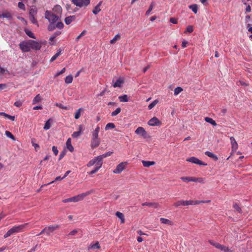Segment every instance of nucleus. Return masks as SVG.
I'll return each mask as SVG.
<instances>
[{"label": "nucleus", "mask_w": 252, "mask_h": 252, "mask_svg": "<svg viewBox=\"0 0 252 252\" xmlns=\"http://www.w3.org/2000/svg\"><path fill=\"white\" fill-rule=\"evenodd\" d=\"M2 18H6L8 19H10L11 18V16L10 13L6 12L2 13V14H0V19Z\"/></svg>", "instance_id": "nucleus-36"}, {"label": "nucleus", "mask_w": 252, "mask_h": 252, "mask_svg": "<svg viewBox=\"0 0 252 252\" xmlns=\"http://www.w3.org/2000/svg\"><path fill=\"white\" fill-rule=\"evenodd\" d=\"M196 182L204 184L205 183V179L203 178H196Z\"/></svg>", "instance_id": "nucleus-60"}, {"label": "nucleus", "mask_w": 252, "mask_h": 252, "mask_svg": "<svg viewBox=\"0 0 252 252\" xmlns=\"http://www.w3.org/2000/svg\"><path fill=\"white\" fill-rule=\"evenodd\" d=\"M126 163V162L120 163L117 166L116 168L113 170V172L115 174H120L125 169Z\"/></svg>", "instance_id": "nucleus-6"}, {"label": "nucleus", "mask_w": 252, "mask_h": 252, "mask_svg": "<svg viewBox=\"0 0 252 252\" xmlns=\"http://www.w3.org/2000/svg\"><path fill=\"white\" fill-rule=\"evenodd\" d=\"M148 124L151 126H158L160 125L161 123L158 118L153 117L149 121Z\"/></svg>", "instance_id": "nucleus-10"}, {"label": "nucleus", "mask_w": 252, "mask_h": 252, "mask_svg": "<svg viewBox=\"0 0 252 252\" xmlns=\"http://www.w3.org/2000/svg\"><path fill=\"white\" fill-rule=\"evenodd\" d=\"M19 47L23 52H28L31 49L34 50H39L41 47V44L34 40H25L21 42Z\"/></svg>", "instance_id": "nucleus-1"}, {"label": "nucleus", "mask_w": 252, "mask_h": 252, "mask_svg": "<svg viewBox=\"0 0 252 252\" xmlns=\"http://www.w3.org/2000/svg\"><path fill=\"white\" fill-rule=\"evenodd\" d=\"M205 121L208 123L211 124L213 126H216L217 123L213 119L209 117H205Z\"/></svg>", "instance_id": "nucleus-31"}, {"label": "nucleus", "mask_w": 252, "mask_h": 252, "mask_svg": "<svg viewBox=\"0 0 252 252\" xmlns=\"http://www.w3.org/2000/svg\"><path fill=\"white\" fill-rule=\"evenodd\" d=\"M45 18L49 23H56L60 19L59 15L54 14L52 11L46 10L45 13Z\"/></svg>", "instance_id": "nucleus-4"}, {"label": "nucleus", "mask_w": 252, "mask_h": 252, "mask_svg": "<svg viewBox=\"0 0 252 252\" xmlns=\"http://www.w3.org/2000/svg\"><path fill=\"white\" fill-rule=\"evenodd\" d=\"M100 127L99 126H97L95 129L92 133V136L91 138H98V133L99 132Z\"/></svg>", "instance_id": "nucleus-21"}, {"label": "nucleus", "mask_w": 252, "mask_h": 252, "mask_svg": "<svg viewBox=\"0 0 252 252\" xmlns=\"http://www.w3.org/2000/svg\"><path fill=\"white\" fill-rule=\"evenodd\" d=\"M82 130V126L80 125L79 126V130L78 131H75L72 134V137L73 138H77L81 134V131Z\"/></svg>", "instance_id": "nucleus-34"}, {"label": "nucleus", "mask_w": 252, "mask_h": 252, "mask_svg": "<svg viewBox=\"0 0 252 252\" xmlns=\"http://www.w3.org/2000/svg\"><path fill=\"white\" fill-rule=\"evenodd\" d=\"M55 23H50L48 27V30L49 31H52L56 28V25L54 24Z\"/></svg>", "instance_id": "nucleus-42"}, {"label": "nucleus", "mask_w": 252, "mask_h": 252, "mask_svg": "<svg viewBox=\"0 0 252 252\" xmlns=\"http://www.w3.org/2000/svg\"><path fill=\"white\" fill-rule=\"evenodd\" d=\"M28 229V223H24L18 226H17V232L24 231Z\"/></svg>", "instance_id": "nucleus-16"}, {"label": "nucleus", "mask_w": 252, "mask_h": 252, "mask_svg": "<svg viewBox=\"0 0 252 252\" xmlns=\"http://www.w3.org/2000/svg\"><path fill=\"white\" fill-rule=\"evenodd\" d=\"M24 31L26 34L30 38L35 39L36 37L35 36L34 33L29 29L27 28H24Z\"/></svg>", "instance_id": "nucleus-15"}, {"label": "nucleus", "mask_w": 252, "mask_h": 252, "mask_svg": "<svg viewBox=\"0 0 252 252\" xmlns=\"http://www.w3.org/2000/svg\"><path fill=\"white\" fill-rule=\"evenodd\" d=\"M75 17L74 16H70L67 17L64 19V22L66 25L70 24L72 21H74Z\"/></svg>", "instance_id": "nucleus-24"}, {"label": "nucleus", "mask_w": 252, "mask_h": 252, "mask_svg": "<svg viewBox=\"0 0 252 252\" xmlns=\"http://www.w3.org/2000/svg\"><path fill=\"white\" fill-rule=\"evenodd\" d=\"M73 77L71 75L67 76L65 78V82L66 84H70L72 82Z\"/></svg>", "instance_id": "nucleus-35"}, {"label": "nucleus", "mask_w": 252, "mask_h": 252, "mask_svg": "<svg viewBox=\"0 0 252 252\" xmlns=\"http://www.w3.org/2000/svg\"><path fill=\"white\" fill-rule=\"evenodd\" d=\"M143 206H148L151 207L157 208L159 206V204L157 202H145L142 204Z\"/></svg>", "instance_id": "nucleus-18"}, {"label": "nucleus", "mask_w": 252, "mask_h": 252, "mask_svg": "<svg viewBox=\"0 0 252 252\" xmlns=\"http://www.w3.org/2000/svg\"><path fill=\"white\" fill-rule=\"evenodd\" d=\"M119 99L121 102H127L128 101L127 96L126 94L119 96Z\"/></svg>", "instance_id": "nucleus-38"}, {"label": "nucleus", "mask_w": 252, "mask_h": 252, "mask_svg": "<svg viewBox=\"0 0 252 252\" xmlns=\"http://www.w3.org/2000/svg\"><path fill=\"white\" fill-rule=\"evenodd\" d=\"M193 27L192 26H189L187 27V30H186L187 32L191 33L193 32Z\"/></svg>", "instance_id": "nucleus-62"}, {"label": "nucleus", "mask_w": 252, "mask_h": 252, "mask_svg": "<svg viewBox=\"0 0 252 252\" xmlns=\"http://www.w3.org/2000/svg\"><path fill=\"white\" fill-rule=\"evenodd\" d=\"M81 115V111H76L74 117L76 119H78Z\"/></svg>", "instance_id": "nucleus-64"}, {"label": "nucleus", "mask_w": 252, "mask_h": 252, "mask_svg": "<svg viewBox=\"0 0 252 252\" xmlns=\"http://www.w3.org/2000/svg\"><path fill=\"white\" fill-rule=\"evenodd\" d=\"M160 221L161 223H164V224H167L169 225H173V222L168 219H167L161 218L160 219Z\"/></svg>", "instance_id": "nucleus-22"}, {"label": "nucleus", "mask_w": 252, "mask_h": 252, "mask_svg": "<svg viewBox=\"0 0 252 252\" xmlns=\"http://www.w3.org/2000/svg\"><path fill=\"white\" fill-rule=\"evenodd\" d=\"M59 225H51L45 227L46 233L47 235H49L51 233L53 232L56 229L59 228Z\"/></svg>", "instance_id": "nucleus-9"}, {"label": "nucleus", "mask_w": 252, "mask_h": 252, "mask_svg": "<svg viewBox=\"0 0 252 252\" xmlns=\"http://www.w3.org/2000/svg\"><path fill=\"white\" fill-rule=\"evenodd\" d=\"M41 99L40 95L38 94L35 96L33 99V104H35L39 102Z\"/></svg>", "instance_id": "nucleus-41"}, {"label": "nucleus", "mask_w": 252, "mask_h": 252, "mask_svg": "<svg viewBox=\"0 0 252 252\" xmlns=\"http://www.w3.org/2000/svg\"><path fill=\"white\" fill-rule=\"evenodd\" d=\"M205 154L208 157L213 158L215 161H217L218 159V158L216 155L209 151H206L205 153Z\"/></svg>", "instance_id": "nucleus-25"}, {"label": "nucleus", "mask_w": 252, "mask_h": 252, "mask_svg": "<svg viewBox=\"0 0 252 252\" xmlns=\"http://www.w3.org/2000/svg\"><path fill=\"white\" fill-rule=\"evenodd\" d=\"M66 147L69 151H70V152H72L73 151L74 148L71 145L70 138L67 139L66 142Z\"/></svg>", "instance_id": "nucleus-32"}, {"label": "nucleus", "mask_w": 252, "mask_h": 252, "mask_svg": "<svg viewBox=\"0 0 252 252\" xmlns=\"http://www.w3.org/2000/svg\"><path fill=\"white\" fill-rule=\"evenodd\" d=\"M87 33V31L86 30H84L75 39L76 42H78L80 38L85 35Z\"/></svg>", "instance_id": "nucleus-48"}, {"label": "nucleus", "mask_w": 252, "mask_h": 252, "mask_svg": "<svg viewBox=\"0 0 252 252\" xmlns=\"http://www.w3.org/2000/svg\"><path fill=\"white\" fill-rule=\"evenodd\" d=\"M17 19L20 20L23 25L26 26L27 24V22L23 17H17Z\"/></svg>", "instance_id": "nucleus-58"}, {"label": "nucleus", "mask_w": 252, "mask_h": 252, "mask_svg": "<svg viewBox=\"0 0 252 252\" xmlns=\"http://www.w3.org/2000/svg\"><path fill=\"white\" fill-rule=\"evenodd\" d=\"M56 27L57 28L59 29H62L63 28V24L61 22H58L56 25Z\"/></svg>", "instance_id": "nucleus-53"}, {"label": "nucleus", "mask_w": 252, "mask_h": 252, "mask_svg": "<svg viewBox=\"0 0 252 252\" xmlns=\"http://www.w3.org/2000/svg\"><path fill=\"white\" fill-rule=\"evenodd\" d=\"M220 250L223 251L224 252H230V251L228 247L224 246L223 245L222 246Z\"/></svg>", "instance_id": "nucleus-57"}, {"label": "nucleus", "mask_w": 252, "mask_h": 252, "mask_svg": "<svg viewBox=\"0 0 252 252\" xmlns=\"http://www.w3.org/2000/svg\"><path fill=\"white\" fill-rule=\"evenodd\" d=\"M183 91V89L180 87L176 88L174 90V95H177Z\"/></svg>", "instance_id": "nucleus-46"}, {"label": "nucleus", "mask_w": 252, "mask_h": 252, "mask_svg": "<svg viewBox=\"0 0 252 252\" xmlns=\"http://www.w3.org/2000/svg\"><path fill=\"white\" fill-rule=\"evenodd\" d=\"M113 153V152H108L106 153L105 154H104L102 155L98 156V158H99V161L98 162H100L102 164H103V161H102L103 158H105L107 157L110 156Z\"/></svg>", "instance_id": "nucleus-19"}, {"label": "nucleus", "mask_w": 252, "mask_h": 252, "mask_svg": "<svg viewBox=\"0 0 252 252\" xmlns=\"http://www.w3.org/2000/svg\"><path fill=\"white\" fill-rule=\"evenodd\" d=\"M116 215L117 217H118L121 220V223H124L125 222V216L124 215L120 212H117L116 213Z\"/></svg>", "instance_id": "nucleus-27"}, {"label": "nucleus", "mask_w": 252, "mask_h": 252, "mask_svg": "<svg viewBox=\"0 0 252 252\" xmlns=\"http://www.w3.org/2000/svg\"><path fill=\"white\" fill-rule=\"evenodd\" d=\"M8 72L7 70L5 69L4 68L0 67V75L5 74Z\"/></svg>", "instance_id": "nucleus-56"}, {"label": "nucleus", "mask_w": 252, "mask_h": 252, "mask_svg": "<svg viewBox=\"0 0 252 252\" xmlns=\"http://www.w3.org/2000/svg\"><path fill=\"white\" fill-rule=\"evenodd\" d=\"M158 101L157 100H155L148 105V108L149 109H152L158 103Z\"/></svg>", "instance_id": "nucleus-50"}, {"label": "nucleus", "mask_w": 252, "mask_h": 252, "mask_svg": "<svg viewBox=\"0 0 252 252\" xmlns=\"http://www.w3.org/2000/svg\"><path fill=\"white\" fill-rule=\"evenodd\" d=\"M102 164L100 162H98L97 164V166H95L94 169L91 171H90L89 174L90 175H93L95 173H96L98 170L101 167Z\"/></svg>", "instance_id": "nucleus-23"}, {"label": "nucleus", "mask_w": 252, "mask_h": 252, "mask_svg": "<svg viewBox=\"0 0 252 252\" xmlns=\"http://www.w3.org/2000/svg\"><path fill=\"white\" fill-rule=\"evenodd\" d=\"M30 16V20L32 22V23L34 24L38 25L37 21L36 19H35L34 16Z\"/></svg>", "instance_id": "nucleus-52"}, {"label": "nucleus", "mask_w": 252, "mask_h": 252, "mask_svg": "<svg viewBox=\"0 0 252 252\" xmlns=\"http://www.w3.org/2000/svg\"><path fill=\"white\" fill-rule=\"evenodd\" d=\"M61 54V51L59 50L50 59V62H53Z\"/></svg>", "instance_id": "nucleus-37"}, {"label": "nucleus", "mask_w": 252, "mask_h": 252, "mask_svg": "<svg viewBox=\"0 0 252 252\" xmlns=\"http://www.w3.org/2000/svg\"><path fill=\"white\" fill-rule=\"evenodd\" d=\"M5 133L7 137L11 138L13 140H15V137L14 135L9 131H5Z\"/></svg>", "instance_id": "nucleus-49"}, {"label": "nucleus", "mask_w": 252, "mask_h": 252, "mask_svg": "<svg viewBox=\"0 0 252 252\" xmlns=\"http://www.w3.org/2000/svg\"><path fill=\"white\" fill-rule=\"evenodd\" d=\"M189 8L192 10V11L196 13L197 12V6L196 4H192L189 6Z\"/></svg>", "instance_id": "nucleus-45"}, {"label": "nucleus", "mask_w": 252, "mask_h": 252, "mask_svg": "<svg viewBox=\"0 0 252 252\" xmlns=\"http://www.w3.org/2000/svg\"><path fill=\"white\" fill-rule=\"evenodd\" d=\"M52 151L55 156H57L58 155L59 151L56 146H53Z\"/></svg>", "instance_id": "nucleus-61"}, {"label": "nucleus", "mask_w": 252, "mask_h": 252, "mask_svg": "<svg viewBox=\"0 0 252 252\" xmlns=\"http://www.w3.org/2000/svg\"><path fill=\"white\" fill-rule=\"evenodd\" d=\"M121 38V36L119 34H116L115 37L110 41V43L111 44H114L116 41L120 39Z\"/></svg>", "instance_id": "nucleus-40"}, {"label": "nucleus", "mask_w": 252, "mask_h": 252, "mask_svg": "<svg viewBox=\"0 0 252 252\" xmlns=\"http://www.w3.org/2000/svg\"><path fill=\"white\" fill-rule=\"evenodd\" d=\"M91 192L90 191H87L85 193H83L80 194H79L78 195L65 199L64 200H63V202L64 203H67V202H76L81 200H82L85 197L89 195Z\"/></svg>", "instance_id": "nucleus-3"}, {"label": "nucleus", "mask_w": 252, "mask_h": 252, "mask_svg": "<svg viewBox=\"0 0 252 252\" xmlns=\"http://www.w3.org/2000/svg\"><path fill=\"white\" fill-rule=\"evenodd\" d=\"M204 201H193V200H179L175 202L173 205L175 207H178L180 206H188V205H194L199 204L201 203H204Z\"/></svg>", "instance_id": "nucleus-2"}, {"label": "nucleus", "mask_w": 252, "mask_h": 252, "mask_svg": "<svg viewBox=\"0 0 252 252\" xmlns=\"http://www.w3.org/2000/svg\"><path fill=\"white\" fill-rule=\"evenodd\" d=\"M99 161V158H98V157H96L91 160L87 164L88 167H91L94 165H95V167L97 166V164Z\"/></svg>", "instance_id": "nucleus-13"}, {"label": "nucleus", "mask_w": 252, "mask_h": 252, "mask_svg": "<svg viewBox=\"0 0 252 252\" xmlns=\"http://www.w3.org/2000/svg\"><path fill=\"white\" fill-rule=\"evenodd\" d=\"M18 7L24 11L25 10V4L22 2H19L18 4Z\"/></svg>", "instance_id": "nucleus-54"}, {"label": "nucleus", "mask_w": 252, "mask_h": 252, "mask_svg": "<svg viewBox=\"0 0 252 252\" xmlns=\"http://www.w3.org/2000/svg\"><path fill=\"white\" fill-rule=\"evenodd\" d=\"M135 132L144 138H146L148 137V133L143 127H138L135 131Z\"/></svg>", "instance_id": "nucleus-7"}, {"label": "nucleus", "mask_w": 252, "mask_h": 252, "mask_svg": "<svg viewBox=\"0 0 252 252\" xmlns=\"http://www.w3.org/2000/svg\"><path fill=\"white\" fill-rule=\"evenodd\" d=\"M187 161L200 165H206L207 164L199 160L197 158L192 157L187 159Z\"/></svg>", "instance_id": "nucleus-8"}, {"label": "nucleus", "mask_w": 252, "mask_h": 252, "mask_svg": "<svg viewBox=\"0 0 252 252\" xmlns=\"http://www.w3.org/2000/svg\"><path fill=\"white\" fill-rule=\"evenodd\" d=\"M154 2H152L149 7V9L146 12V15L148 16V15H150L151 11L153 10V9L154 8Z\"/></svg>", "instance_id": "nucleus-39"}, {"label": "nucleus", "mask_w": 252, "mask_h": 252, "mask_svg": "<svg viewBox=\"0 0 252 252\" xmlns=\"http://www.w3.org/2000/svg\"><path fill=\"white\" fill-rule=\"evenodd\" d=\"M52 122V119H49L45 124L43 128L45 130L49 129L51 127V123Z\"/></svg>", "instance_id": "nucleus-33"}, {"label": "nucleus", "mask_w": 252, "mask_h": 252, "mask_svg": "<svg viewBox=\"0 0 252 252\" xmlns=\"http://www.w3.org/2000/svg\"><path fill=\"white\" fill-rule=\"evenodd\" d=\"M143 165L144 167H150L151 165H153L155 164V162L153 161H145L142 160V161Z\"/></svg>", "instance_id": "nucleus-28"}, {"label": "nucleus", "mask_w": 252, "mask_h": 252, "mask_svg": "<svg viewBox=\"0 0 252 252\" xmlns=\"http://www.w3.org/2000/svg\"><path fill=\"white\" fill-rule=\"evenodd\" d=\"M233 207L234 208V209L236 210L237 211H238L239 213H241V212H242L241 209L239 207V206L238 205V204H237V203L234 204Z\"/></svg>", "instance_id": "nucleus-51"}, {"label": "nucleus", "mask_w": 252, "mask_h": 252, "mask_svg": "<svg viewBox=\"0 0 252 252\" xmlns=\"http://www.w3.org/2000/svg\"><path fill=\"white\" fill-rule=\"evenodd\" d=\"M209 243L212 246H214L215 248L220 250L222 247V245L219 244V243L215 242L212 240L209 241Z\"/></svg>", "instance_id": "nucleus-30"}, {"label": "nucleus", "mask_w": 252, "mask_h": 252, "mask_svg": "<svg viewBox=\"0 0 252 252\" xmlns=\"http://www.w3.org/2000/svg\"><path fill=\"white\" fill-rule=\"evenodd\" d=\"M113 86L114 88H117V87L120 88V87H121L122 86L123 84H124V79L122 77H120L115 82L114 81V80H113Z\"/></svg>", "instance_id": "nucleus-11"}, {"label": "nucleus", "mask_w": 252, "mask_h": 252, "mask_svg": "<svg viewBox=\"0 0 252 252\" xmlns=\"http://www.w3.org/2000/svg\"><path fill=\"white\" fill-rule=\"evenodd\" d=\"M0 115H3L4 116L7 117L9 118L12 121H14V119H15V117L14 116H9V115H7V114H6L4 113H0Z\"/></svg>", "instance_id": "nucleus-63"}, {"label": "nucleus", "mask_w": 252, "mask_h": 252, "mask_svg": "<svg viewBox=\"0 0 252 252\" xmlns=\"http://www.w3.org/2000/svg\"><path fill=\"white\" fill-rule=\"evenodd\" d=\"M53 11L56 13L55 14H57L58 15V14H60L61 13L62 11V8L61 6L59 5H57L54 6V7L53 9Z\"/></svg>", "instance_id": "nucleus-26"}, {"label": "nucleus", "mask_w": 252, "mask_h": 252, "mask_svg": "<svg viewBox=\"0 0 252 252\" xmlns=\"http://www.w3.org/2000/svg\"><path fill=\"white\" fill-rule=\"evenodd\" d=\"M65 71V68L64 67L60 71L57 72L55 75V77H58V76H59L60 75L63 73Z\"/></svg>", "instance_id": "nucleus-59"}, {"label": "nucleus", "mask_w": 252, "mask_h": 252, "mask_svg": "<svg viewBox=\"0 0 252 252\" xmlns=\"http://www.w3.org/2000/svg\"><path fill=\"white\" fill-rule=\"evenodd\" d=\"M72 3L77 6H87L90 4V0H72Z\"/></svg>", "instance_id": "nucleus-5"}, {"label": "nucleus", "mask_w": 252, "mask_h": 252, "mask_svg": "<svg viewBox=\"0 0 252 252\" xmlns=\"http://www.w3.org/2000/svg\"><path fill=\"white\" fill-rule=\"evenodd\" d=\"M115 125L113 123H109L106 125L105 129L106 130H107L110 128H113L115 127Z\"/></svg>", "instance_id": "nucleus-44"}, {"label": "nucleus", "mask_w": 252, "mask_h": 252, "mask_svg": "<svg viewBox=\"0 0 252 252\" xmlns=\"http://www.w3.org/2000/svg\"><path fill=\"white\" fill-rule=\"evenodd\" d=\"M35 141L36 139L35 138H32L31 139V143L32 146L34 147V150L36 151H37L40 149V146L38 144L35 143Z\"/></svg>", "instance_id": "nucleus-29"}, {"label": "nucleus", "mask_w": 252, "mask_h": 252, "mask_svg": "<svg viewBox=\"0 0 252 252\" xmlns=\"http://www.w3.org/2000/svg\"><path fill=\"white\" fill-rule=\"evenodd\" d=\"M91 248L93 249H99L100 248L99 243L98 241H96L94 244L91 246Z\"/></svg>", "instance_id": "nucleus-47"}, {"label": "nucleus", "mask_w": 252, "mask_h": 252, "mask_svg": "<svg viewBox=\"0 0 252 252\" xmlns=\"http://www.w3.org/2000/svg\"><path fill=\"white\" fill-rule=\"evenodd\" d=\"M100 140L99 138H91V147L93 148H96L99 146Z\"/></svg>", "instance_id": "nucleus-14"}, {"label": "nucleus", "mask_w": 252, "mask_h": 252, "mask_svg": "<svg viewBox=\"0 0 252 252\" xmlns=\"http://www.w3.org/2000/svg\"><path fill=\"white\" fill-rule=\"evenodd\" d=\"M180 179L185 182H190V177H182Z\"/></svg>", "instance_id": "nucleus-55"}, {"label": "nucleus", "mask_w": 252, "mask_h": 252, "mask_svg": "<svg viewBox=\"0 0 252 252\" xmlns=\"http://www.w3.org/2000/svg\"><path fill=\"white\" fill-rule=\"evenodd\" d=\"M231 146H232V151L235 152L238 148V144L235 140L234 137H231L230 138Z\"/></svg>", "instance_id": "nucleus-12"}, {"label": "nucleus", "mask_w": 252, "mask_h": 252, "mask_svg": "<svg viewBox=\"0 0 252 252\" xmlns=\"http://www.w3.org/2000/svg\"><path fill=\"white\" fill-rule=\"evenodd\" d=\"M16 232V226H13L12 228L9 229L4 235V238H7Z\"/></svg>", "instance_id": "nucleus-20"}, {"label": "nucleus", "mask_w": 252, "mask_h": 252, "mask_svg": "<svg viewBox=\"0 0 252 252\" xmlns=\"http://www.w3.org/2000/svg\"><path fill=\"white\" fill-rule=\"evenodd\" d=\"M102 3V1H99L98 3L94 7V9L93 10V13L94 14L96 15L101 11L100 7Z\"/></svg>", "instance_id": "nucleus-17"}, {"label": "nucleus", "mask_w": 252, "mask_h": 252, "mask_svg": "<svg viewBox=\"0 0 252 252\" xmlns=\"http://www.w3.org/2000/svg\"><path fill=\"white\" fill-rule=\"evenodd\" d=\"M37 12L36 8H31L29 11L30 16H34Z\"/></svg>", "instance_id": "nucleus-43"}]
</instances>
